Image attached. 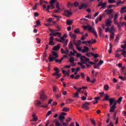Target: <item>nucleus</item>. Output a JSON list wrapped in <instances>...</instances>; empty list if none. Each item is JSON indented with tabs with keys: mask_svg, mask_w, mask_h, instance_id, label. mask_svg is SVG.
I'll return each instance as SVG.
<instances>
[{
	"mask_svg": "<svg viewBox=\"0 0 126 126\" xmlns=\"http://www.w3.org/2000/svg\"><path fill=\"white\" fill-rule=\"evenodd\" d=\"M109 103L110 109V113H114L115 112V110L117 109V103H118V101L115 100V98H111L109 99Z\"/></svg>",
	"mask_w": 126,
	"mask_h": 126,
	"instance_id": "f257e3e1",
	"label": "nucleus"
},
{
	"mask_svg": "<svg viewBox=\"0 0 126 126\" xmlns=\"http://www.w3.org/2000/svg\"><path fill=\"white\" fill-rule=\"evenodd\" d=\"M83 29H84V30H86V29H87V30H88L89 32H92V33H93L94 35L96 37V38L98 37L96 30H95L94 27H92L89 26V25H88L87 26H83Z\"/></svg>",
	"mask_w": 126,
	"mask_h": 126,
	"instance_id": "f03ea898",
	"label": "nucleus"
},
{
	"mask_svg": "<svg viewBox=\"0 0 126 126\" xmlns=\"http://www.w3.org/2000/svg\"><path fill=\"white\" fill-rule=\"evenodd\" d=\"M47 95H46V94H45V93H44V91L41 92L39 94V99H40V100H41V101H46V99H47Z\"/></svg>",
	"mask_w": 126,
	"mask_h": 126,
	"instance_id": "7ed1b4c3",
	"label": "nucleus"
},
{
	"mask_svg": "<svg viewBox=\"0 0 126 126\" xmlns=\"http://www.w3.org/2000/svg\"><path fill=\"white\" fill-rule=\"evenodd\" d=\"M51 33L49 34L50 36H58V37H61L62 36V33L60 32H56V31L51 30Z\"/></svg>",
	"mask_w": 126,
	"mask_h": 126,
	"instance_id": "20e7f679",
	"label": "nucleus"
},
{
	"mask_svg": "<svg viewBox=\"0 0 126 126\" xmlns=\"http://www.w3.org/2000/svg\"><path fill=\"white\" fill-rule=\"evenodd\" d=\"M96 42V39H94L93 41H91V40H89V41H82V44H85L86 46H89L90 47V44H95Z\"/></svg>",
	"mask_w": 126,
	"mask_h": 126,
	"instance_id": "39448f33",
	"label": "nucleus"
},
{
	"mask_svg": "<svg viewBox=\"0 0 126 126\" xmlns=\"http://www.w3.org/2000/svg\"><path fill=\"white\" fill-rule=\"evenodd\" d=\"M80 60H81V62L83 63H86L87 62H89V59L86 58L85 56H81Z\"/></svg>",
	"mask_w": 126,
	"mask_h": 126,
	"instance_id": "423d86ee",
	"label": "nucleus"
},
{
	"mask_svg": "<svg viewBox=\"0 0 126 126\" xmlns=\"http://www.w3.org/2000/svg\"><path fill=\"white\" fill-rule=\"evenodd\" d=\"M89 106H90V102H86L82 105V107L85 110H89Z\"/></svg>",
	"mask_w": 126,
	"mask_h": 126,
	"instance_id": "0eeeda50",
	"label": "nucleus"
},
{
	"mask_svg": "<svg viewBox=\"0 0 126 126\" xmlns=\"http://www.w3.org/2000/svg\"><path fill=\"white\" fill-rule=\"evenodd\" d=\"M64 13H63V15H64L67 17H68V16H70V15H72V12L68 11V10H65L64 11Z\"/></svg>",
	"mask_w": 126,
	"mask_h": 126,
	"instance_id": "6e6552de",
	"label": "nucleus"
},
{
	"mask_svg": "<svg viewBox=\"0 0 126 126\" xmlns=\"http://www.w3.org/2000/svg\"><path fill=\"white\" fill-rule=\"evenodd\" d=\"M121 53V55L124 57V58H126V51L122 50V49H119L116 51V53L118 52Z\"/></svg>",
	"mask_w": 126,
	"mask_h": 126,
	"instance_id": "1a4fd4ad",
	"label": "nucleus"
},
{
	"mask_svg": "<svg viewBox=\"0 0 126 126\" xmlns=\"http://www.w3.org/2000/svg\"><path fill=\"white\" fill-rule=\"evenodd\" d=\"M104 12H105L106 13H107V14L108 15H109L110 14H112V13H113V12H114V10L108 9V8H107L104 11Z\"/></svg>",
	"mask_w": 126,
	"mask_h": 126,
	"instance_id": "9d476101",
	"label": "nucleus"
},
{
	"mask_svg": "<svg viewBox=\"0 0 126 126\" xmlns=\"http://www.w3.org/2000/svg\"><path fill=\"white\" fill-rule=\"evenodd\" d=\"M49 45L51 46H54V45H55V42H54V37L53 36L50 37L49 39Z\"/></svg>",
	"mask_w": 126,
	"mask_h": 126,
	"instance_id": "9b49d317",
	"label": "nucleus"
},
{
	"mask_svg": "<svg viewBox=\"0 0 126 126\" xmlns=\"http://www.w3.org/2000/svg\"><path fill=\"white\" fill-rule=\"evenodd\" d=\"M83 8L84 9L87 8V4L83 3L79 6V9L81 10V9H83Z\"/></svg>",
	"mask_w": 126,
	"mask_h": 126,
	"instance_id": "f8f14e48",
	"label": "nucleus"
},
{
	"mask_svg": "<svg viewBox=\"0 0 126 126\" xmlns=\"http://www.w3.org/2000/svg\"><path fill=\"white\" fill-rule=\"evenodd\" d=\"M121 69H122V71H121L122 74H123V75H125V76H126V67L125 66H123L122 67Z\"/></svg>",
	"mask_w": 126,
	"mask_h": 126,
	"instance_id": "ddd939ff",
	"label": "nucleus"
},
{
	"mask_svg": "<svg viewBox=\"0 0 126 126\" xmlns=\"http://www.w3.org/2000/svg\"><path fill=\"white\" fill-rule=\"evenodd\" d=\"M89 51V48L87 46H84V49L82 50V53L85 54L86 53H87Z\"/></svg>",
	"mask_w": 126,
	"mask_h": 126,
	"instance_id": "4468645a",
	"label": "nucleus"
},
{
	"mask_svg": "<svg viewBox=\"0 0 126 126\" xmlns=\"http://www.w3.org/2000/svg\"><path fill=\"white\" fill-rule=\"evenodd\" d=\"M111 24H112V21L110 19H107L106 22V26H107L108 27H110Z\"/></svg>",
	"mask_w": 126,
	"mask_h": 126,
	"instance_id": "2eb2a0df",
	"label": "nucleus"
},
{
	"mask_svg": "<svg viewBox=\"0 0 126 126\" xmlns=\"http://www.w3.org/2000/svg\"><path fill=\"white\" fill-rule=\"evenodd\" d=\"M125 24L126 25V23H122V22H120V23H118L117 25V27H118V28L119 29H121V28H122V27H123L124 26V25Z\"/></svg>",
	"mask_w": 126,
	"mask_h": 126,
	"instance_id": "dca6fc26",
	"label": "nucleus"
},
{
	"mask_svg": "<svg viewBox=\"0 0 126 126\" xmlns=\"http://www.w3.org/2000/svg\"><path fill=\"white\" fill-rule=\"evenodd\" d=\"M61 48V44H58L57 46H54V48H53V51H59L60 50V48Z\"/></svg>",
	"mask_w": 126,
	"mask_h": 126,
	"instance_id": "f3484780",
	"label": "nucleus"
},
{
	"mask_svg": "<svg viewBox=\"0 0 126 126\" xmlns=\"http://www.w3.org/2000/svg\"><path fill=\"white\" fill-rule=\"evenodd\" d=\"M68 48L70 50H73V49H74L73 47V44H72V41H70L69 42Z\"/></svg>",
	"mask_w": 126,
	"mask_h": 126,
	"instance_id": "a211bd4d",
	"label": "nucleus"
},
{
	"mask_svg": "<svg viewBox=\"0 0 126 126\" xmlns=\"http://www.w3.org/2000/svg\"><path fill=\"white\" fill-rule=\"evenodd\" d=\"M90 54L93 57H94V59H97V58H98L99 57V54H94L92 52H91Z\"/></svg>",
	"mask_w": 126,
	"mask_h": 126,
	"instance_id": "6ab92c4d",
	"label": "nucleus"
},
{
	"mask_svg": "<svg viewBox=\"0 0 126 126\" xmlns=\"http://www.w3.org/2000/svg\"><path fill=\"white\" fill-rule=\"evenodd\" d=\"M98 32L99 34V36H102L103 35V30L102 28L98 27Z\"/></svg>",
	"mask_w": 126,
	"mask_h": 126,
	"instance_id": "aec40b11",
	"label": "nucleus"
},
{
	"mask_svg": "<svg viewBox=\"0 0 126 126\" xmlns=\"http://www.w3.org/2000/svg\"><path fill=\"white\" fill-rule=\"evenodd\" d=\"M63 43V47L64 48H66V46H67V43H68V40L66 39L65 41H64L63 42H62Z\"/></svg>",
	"mask_w": 126,
	"mask_h": 126,
	"instance_id": "412c9836",
	"label": "nucleus"
},
{
	"mask_svg": "<svg viewBox=\"0 0 126 126\" xmlns=\"http://www.w3.org/2000/svg\"><path fill=\"white\" fill-rule=\"evenodd\" d=\"M110 98V96L107 94H105V97H104L105 101H110V98Z\"/></svg>",
	"mask_w": 126,
	"mask_h": 126,
	"instance_id": "4be33fe9",
	"label": "nucleus"
},
{
	"mask_svg": "<svg viewBox=\"0 0 126 126\" xmlns=\"http://www.w3.org/2000/svg\"><path fill=\"white\" fill-rule=\"evenodd\" d=\"M57 58H56L55 57H49L48 58V60H49V62H54V61H56V60H57V59H56Z\"/></svg>",
	"mask_w": 126,
	"mask_h": 126,
	"instance_id": "5701e85b",
	"label": "nucleus"
},
{
	"mask_svg": "<svg viewBox=\"0 0 126 126\" xmlns=\"http://www.w3.org/2000/svg\"><path fill=\"white\" fill-rule=\"evenodd\" d=\"M80 45H81V41L79 40H77L76 44H75V46H76V47H79V46H80Z\"/></svg>",
	"mask_w": 126,
	"mask_h": 126,
	"instance_id": "b1692460",
	"label": "nucleus"
},
{
	"mask_svg": "<svg viewBox=\"0 0 126 126\" xmlns=\"http://www.w3.org/2000/svg\"><path fill=\"white\" fill-rule=\"evenodd\" d=\"M90 121H91V123H92V125H93V126H96V122H95V120L92 118H91Z\"/></svg>",
	"mask_w": 126,
	"mask_h": 126,
	"instance_id": "393cba45",
	"label": "nucleus"
},
{
	"mask_svg": "<svg viewBox=\"0 0 126 126\" xmlns=\"http://www.w3.org/2000/svg\"><path fill=\"white\" fill-rule=\"evenodd\" d=\"M52 16L53 17H55V18H56L57 22L60 21V18H62V17L61 16H57L56 15H53Z\"/></svg>",
	"mask_w": 126,
	"mask_h": 126,
	"instance_id": "a878e982",
	"label": "nucleus"
},
{
	"mask_svg": "<svg viewBox=\"0 0 126 126\" xmlns=\"http://www.w3.org/2000/svg\"><path fill=\"white\" fill-rule=\"evenodd\" d=\"M63 58H61L60 60H55V62L56 63H62V62H63Z\"/></svg>",
	"mask_w": 126,
	"mask_h": 126,
	"instance_id": "bb28decb",
	"label": "nucleus"
},
{
	"mask_svg": "<svg viewBox=\"0 0 126 126\" xmlns=\"http://www.w3.org/2000/svg\"><path fill=\"white\" fill-rule=\"evenodd\" d=\"M52 54L53 56H54V57H55L54 58H55L56 59H58V58H59L58 57V53H57V52L53 51Z\"/></svg>",
	"mask_w": 126,
	"mask_h": 126,
	"instance_id": "cd10ccee",
	"label": "nucleus"
},
{
	"mask_svg": "<svg viewBox=\"0 0 126 126\" xmlns=\"http://www.w3.org/2000/svg\"><path fill=\"white\" fill-rule=\"evenodd\" d=\"M114 38H115V33L112 32L110 34V39L111 40H114Z\"/></svg>",
	"mask_w": 126,
	"mask_h": 126,
	"instance_id": "c85d7f7f",
	"label": "nucleus"
},
{
	"mask_svg": "<svg viewBox=\"0 0 126 126\" xmlns=\"http://www.w3.org/2000/svg\"><path fill=\"white\" fill-rule=\"evenodd\" d=\"M73 101H74L73 99L68 98L66 100L67 104H69V103H71L72 102H73Z\"/></svg>",
	"mask_w": 126,
	"mask_h": 126,
	"instance_id": "c756f323",
	"label": "nucleus"
},
{
	"mask_svg": "<svg viewBox=\"0 0 126 126\" xmlns=\"http://www.w3.org/2000/svg\"><path fill=\"white\" fill-rule=\"evenodd\" d=\"M125 1H122L121 0H119L117 3L116 4L117 5H120V4H123L124 3Z\"/></svg>",
	"mask_w": 126,
	"mask_h": 126,
	"instance_id": "7c9ffc66",
	"label": "nucleus"
},
{
	"mask_svg": "<svg viewBox=\"0 0 126 126\" xmlns=\"http://www.w3.org/2000/svg\"><path fill=\"white\" fill-rule=\"evenodd\" d=\"M69 111V108L68 107H63V112H68Z\"/></svg>",
	"mask_w": 126,
	"mask_h": 126,
	"instance_id": "2f4dec72",
	"label": "nucleus"
},
{
	"mask_svg": "<svg viewBox=\"0 0 126 126\" xmlns=\"http://www.w3.org/2000/svg\"><path fill=\"white\" fill-rule=\"evenodd\" d=\"M121 13H124V12H126V7H123L121 8Z\"/></svg>",
	"mask_w": 126,
	"mask_h": 126,
	"instance_id": "473e14b6",
	"label": "nucleus"
},
{
	"mask_svg": "<svg viewBox=\"0 0 126 126\" xmlns=\"http://www.w3.org/2000/svg\"><path fill=\"white\" fill-rule=\"evenodd\" d=\"M119 78L121 79V80H123V81H125L126 80V77H123L122 76H120L119 77Z\"/></svg>",
	"mask_w": 126,
	"mask_h": 126,
	"instance_id": "72a5a7b5",
	"label": "nucleus"
},
{
	"mask_svg": "<svg viewBox=\"0 0 126 126\" xmlns=\"http://www.w3.org/2000/svg\"><path fill=\"white\" fill-rule=\"evenodd\" d=\"M69 61L71 63H73V62H74V58H73V57H71L69 59Z\"/></svg>",
	"mask_w": 126,
	"mask_h": 126,
	"instance_id": "f704fd0d",
	"label": "nucleus"
},
{
	"mask_svg": "<svg viewBox=\"0 0 126 126\" xmlns=\"http://www.w3.org/2000/svg\"><path fill=\"white\" fill-rule=\"evenodd\" d=\"M114 31H115V28H114V27H111L110 28L109 32H110V33H114Z\"/></svg>",
	"mask_w": 126,
	"mask_h": 126,
	"instance_id": "c9c22d12",
	"label": "nucleus"
},
{
	"mask_svg": "<svg viewBox=\"0 0 126 126\" xmlns=\"http://www.w3.org/2000/svg\"><path fill=\"white\" fill-rule=\"evenodd\" d=\"M35 103L37 106H39V105H42V103L41 101L39 100H37L35 101Z\"/></svg>",
	"mask_w": 126,
	"mask_h": 126,
	"instance_id": "e433bc0d",
	"label": "nucleus"
},
{
	"mask_svg": "<svg viewBox=\"0 0 126 126\" xmlns=\"http://www.w3.org/2000/svg\"><path fill=\"white\" fill-rule=\"evenodd\" d=\"M59 37H60V42H61V43H62V42H64V41H65V40H64V37H63H63H62V36H59Z\"/></svg>",
	"mask_w": 126,
	"mask_h": 126,
	"instance_id": "4c0bfd02",
	"label": "nucleus"
},
{
	"mask_svg": "<svg viewBox=\"0 0 126 126\" xmlns=\"http://www.w3.org/2000/svg\"><path fill=\"white\" fill-rule=\"evenodd\" d=\"M67 24L68 25H71V24H72V21H71V20H67Z\"/></svg>",
	"mask_w": 126,
	"mask_h": 126,
	"instance_id": "58836bf2",
	"label": "nucleus"
},
{
	"mask_svg": "<svg viewBox=\"0 0 126 126\" xmlns=\"http://www.w3.org/2000/svg\"><path fill=\"white\" fill-rule=\"evenodd\" d=\"M59 120L61 121V123H63V115H60L59 117Z\"/></svg>",
	"mask_w": 126,
	"mask_h": 126,
	"instance_id": "ea45409f",
	"label": "nucleus"
},
{
	"mask_svg": "<svg viewBox=\"0 0 126 126\" xmlns=\"http://www.w3.org/2000/svg\"><path fill=\"white\" fill-rule=\"evenodd\" d=\"M110 50H109V54H111L112 53V48H113V46H112V43H110Z\"/></svg>",
	"mask_w": 126,
	"mask_h": 126,
	"instance_id": "a19ab883",
	"label": "nucleus"
},
{
	"mask_svg": "<svg viewBox=\"0 0 126 126\" xmlns=\"http://www.w3.org/2000/svg\"><path fill=\"white\" fill-rule=\"evenodd\" d=\"M39 3L40 4H43V3H48V2L47 1H43V0H40Z\"/></svg>",
	"mask_w": 126,
	"mask_h": 126,
	"instance_id": "79ce46f5",
	"label": "nucleus"
},
{
	"mask_svg": "<svg viewBox=\"0 0 126 126\" xmlns=\"http://www.w3.org/2000/svg\"><path fill=\"white\" fill-rule=\"evenodd\" d=\"M68 53H69V50H68V47H65V54L66 55H67V54H68Z\"/></svg>",
	"mask_w": 126,
	"mask_h": 126,
	"instance_id": "37998d69",
	"label": "nucleus"
},
{
	"mask_svg": "<svg viewBox=\"0 0 126 126\" xmlns=\"http://www.w3.org/2000/svg\"><path fill=\"white\" fill-rule=\"evenodd\" d=\"M104 90H105L106 91L109 90V85H105L104 86Z\"/></svg>",
	"mask_w": 126,
	"mask_h": 126,
	"instance_id": "c03bdc74",
	"label": "nucleus"
},
{
	"mask_svg": "<svg viewBox=\"0 0 126 126\" xmlns=\"http://www.w3.org/2000/svg\"><path fill=\"white\" fill-rule=\"evenodd\" d=\"M36 24L38 26H40L41 22H40V20H38L36 21Z\"/></svg>",
	"mask_w": 126,
	"mask_h": 126,
	"instance_id": "a18cd8bd",
	"label": "nucleus"
},
{
	"mask_svg": "<svg viewBox=\"0 0 126 126\" xmlns=\"http://www.w3.org/2000/svg\"><path fill=\"white\" fill-rule=\"evenodd\" d=\"M102 18H103V15H100L99 17L97 18V19H98L99 21H101V20H102Z\"/></svg>",
	"mask_w": 126,
	"mask_h": 126,
	"instance_id": "49530a36",
	"label": "nucleus"
},
{
	"mask_svg": "<svg viewBox=\"0 0 126 126\" xmlns=\"http://www.w3.org/2000/svg\"><path fill=\"white\" fill-rule=\"evenodd\" d=\"M74 6H75L76 7H77V6H78L79 5V3H78V2H77V1H75L74 3Z\"/></svg>",
	"mask_w": 126,
	"mask_h": 126,
	"instance_id": "de8ad7c7",
	"label": "nucleus"
},
{
	"mask_svg": "<svg viewBox=\"0 0 126 126\" xmlns=\"http://www.w3.org/2000/svg\"><path fill=\"white\" fill-rule=\"evenodd\" d=\"M119 40H120V35H117L115 39V42H117V43L119 42Z\"/></svg>",
	"mask_w": 126,
	"mask_h": 126,
	"instance_id": "09e8293b",
	"label": "nucleus"
},
{
	"mask_svg": "<svg viewBox=\"0 0 126 126\" xmlns=\"http://www.w3.org/2000/svg\"><path fill=\"white\" fill-rule=\"evenodd\" d=\"M71 38H72L73 40H75V39H76V35L75 34H73L71 36Z\"/></svg>",
	"mask_w": 126,
	"mask_h": 126,
	"instance_id": "8fccbe9b",
	"label": "nucleus"
},
{
	"mask_svg": "<svg viewBox=\"0 0 126 126\" xmlns=\"http://www.w3.org/2000/svg\"><path fill=\"white\" fill-rule=\"evenodd\" d=\"M123 100V97L121 96L118 100H116L118 103H121L122 102V100Z\"/></svg>",
	"mask_w": 126,
	"mask_h": 126,
	"instance_id": "3c124183",
	"label": "nucleus"
},
{
	"mask_svg": "<svg viewBox=\"0 0 126 126\" xmlns=\"http://www.w3.org/2000/svg\"><path fill=\"white\" fill-rule=\"evenodd\" d=\"M56 7L59 10H61V8H60V5L59 4V2H57L56 5Z\"/></svg>",
	"mask_w": 126,
	"mask_h": 126,
	"instance_id": "603ef678",
	"label": "nucleus"
},
{
	"mask_svg": "<svg viewBox=\"0 0 126 126\" xmlns=\"http://www.w3.org/2000/svg\"><path fill=\"white\" fill-rule=\"evenodd\" d=\"M56 99H59V98H61V97L62 96V94H56Z\"/></svg>",
	"mask_w": 126,
	"mask_h": 126,
	"instance_id": "864d4df0",
	"label": "nucleus"
},
{
	"mask_svg": "<svg viewBox=\"0 0 126 126\" xmlns=\"http://www.w3.org/2000/svg\"><path fill=\"white\" fill-rule=\"evenodd\" d=\"M104 63V62L102 60H100L99 62L97 63V65H101V64H103Z\"/></svg>",
	"mask_w": 126,
	"mask_h": 126,
	"instance_id": "5fc2aeb1",
	"label": "nucleus"
},
{
	"mask_svg": "<svg viewBox=\"0 0 126 126\" xmlns=\"http://www.w3.org/2000/svg\"><path fill=\"white\" fill-rule=\"evenodd\" d=\"M108 2L109 3H115V2H116V1L115 0H108Z\"/></svg>",
	"mask_w": 126,
	"mask_h": 126,
	"instance_id": "6e6d98bb",
	"label": "nucleus"
},
{
	"mask_svg": "<svg viewBox=\"0 0 126 126\" xmlns=\"http://www.w3.org/2000/svg\"><path fill=\"white\" fill-rule=\"evenodd\" d=\"M76 48H77V49L78 50V51H79V52H82V53L83 50H82V49H81V47L77 46Z\"/></svg>",
	"mask_w": 126,
	"mask_h": 126,
	"instance_id": "4d7b16f0",
	"label": "nucleus"
},
{
	"mask_svg": "<svg viewBox=\"0 0 126 126\" xmlns=\"http://www.w3.org/2000/svg\"><path fill=\"white\" fill-rule=\"evenodd\" d=\"M78 96H79V93H76L75 94H74V98H77V97H78Z\"/></svg>",
	"mask_w": 126,
	"mask_h": 126,
	"instance_id": "13d9d810",
	"label": "nucleus"
},
{
	"mask_svg": "<svg viewBox=\"0 0 126 126\" xmlns=\"http://www.w3.org/2000/svg\"><path fill=\"white\" fill-rule=\"evenodd\" d=\"M36 42L37 44H40L41 43V39L39 38H36Z\"/></svg>",
	"mask_w": 126,
	"mask_h": 126,
	"instance_id": "bf43d9fd",
	"label": "nucleus"
},
{
	"mask_svg": "<svg viewBox=\"0 0 126 126\" xmlns=\"http://www.w3.org/2000/svg\"><path fill=\"white\" fill-rule=\"evenodd\" d=\"M55 126H61V125L60 124V122L59 121H56L55 123Z\"/></svg>",
	"mask_w": 126,
	"mask_h": 126,
	"instance_id": "052dcab7",
	"label": "nucleus"
},
{
	"mask_svg": "<svg viewBox=\"0 0 126 126\" xmlns=\"http://www.w3.org/2000/svg\"><path fill=\"white\" fill-rule=\"evenodd\" d=\"M41 108H47L48 107V104H45L43 105L40 106Z\"/></svg>",
	"mask_w": 126,
	"mask_h": 126,
	"instance_id": "680f3d73",
	"label": "nucleus"
},
{
	"mask_svg": "<svg viewBox=\"0 0 126 126\" xmlns=\"http://www.w3.org/2000/svg\"><path fill=\"white\" fill-rule=\"evenodd\" d=\"M102 5H103V1H101L98 3L97 6H102Z\"/></svg>",
	"mask_w": 126,
	"mask_h": 126,
	"instance_id": "e2e57ef3",
	"label": "nucleus"
},
{
	"mask_svg": "<svg viewBox=\"0 0 126 126\" xmlns=\"http://www.w3.org/2000/svg\"><path fill=\"white\" fill-rule=\"evenodd\" d=\"M79 29L78 28L77 29H76L75 30H74V32L75 33H79Z\"/></svg>",
	"mask_w": 126,
	"mask_h": 126,
	"instance_id": "0e129e2a",
	"label": "nucleus"
},
{
	"mask_svg": "<svg viewBox=\"0 0 126 126\" xmlns=\"http://www.w3.org/2000/svg\"><path fill=\"white\" fill-rule=\"evenodd\" d=\"M51 114H52V111H48L46 115V117H49V116H50V115H51Z\"/></svg>",
	"mask_w": 126,
	"mask_h": 126,
	"instance_id": "69168bd1",
	"label": "nucleus"
},
{
	"mask_svg": "<svg viewBox=\"0 0 126 126\" xmlns=\"http://www.w3.org/2000/svg\"><path fill=\"white\" fill-rule=\"evenodd\" d=\"M57 88H58V87H57V86H54L53 87V91H54V92H57Z\"/></svg>",
	"mask_w": 126,
	"mask_h": 126,
	"instance_id": "338daca9",
	"label": "nucleus"
},
{
	"mask_svg": "<svg viewBox=\"0 0 126 126\" xmlns=\"http://www.w3.org/2000/svg\"><path fill=\"white\" fill-rule=\"evenodd\" d=\"M76 56L77 57V58H81V57H82V56H81V54L78 53Z\"/></svg>",
	"mask_w": 126,
	"mask_h": 126,
	"instance_id": "774afa93",
	"label": "nucleus"
}]
</instances>
